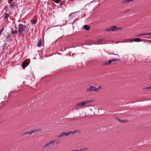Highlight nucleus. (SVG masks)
Returning a JSON list of instances; mask_svg holds the SVG:
<instances>
[{"mask_svg": "<svg viewBox=\"0 0 151 151\" xmlns=\"http://www.w3.org/2000/svg\"><path fill=\"white\" fill-rule=\"evenodd\" d=\"M77 132H78L77 130H75L74 131H68L67 132H63L58 135L57 137L58 138H60L63 137L64 136H68L70 134H74Z\"/></svg>", "mask_w": 151, "mask_h": 151, "instance_id": "nucleus-1", "label": "nucleus"}, {"mask_svg": "<svg viewBox=\"0 0 151 151\" xmlns=\"http://www.w3.org/2000/svg\"><path fill=\"white\" fill-rule=\"evenodd\" d=\"M102 87L100 86H99L98 88H96L92 85H91L88 88H87L86 91H95L97 92L101 89H102Z\"/></svg>", "mask_w": 151, "mask_h": 151, "instance_id": "nucleus-2", "label": "nucleus"}, {"mask_svg": "<svg viewBox=\"0 0 151 151\" xmlns=\"http://www.w3.org/2000/svg\"><path fill=\"white\" fill-rule=\"evenodd\" d=\"M41 129H32L29 132L26 131L22 133V134L21 135V136H22L28 134L29 135H31L33 133L36 132H37L40 131H41Z\"/></svg>", "mask_w": 151, "mask_h": 151, "instance_id": "nucleus-3", "label": "nucleus"}, {"mask_svg": "<svg viewBox=\"0 0 151 151\" xmlns=\"http://www.w3.org/2000/svg\"><path fill=\"white\" fill-rule=\"evenodd\" d=\"M18 31L19 34L21 35L26 28V26L22 24H19L18 26Z\"/></svg>", "mask_w": 151, "mask_h": 151, "instance_id": "nucleus-4", "label": "nucleus"}, {"mask_svg": "<svg viewBox=\"0 0 151 151\" xmlns=\"http://www.w3.org/2000/svg\"><path fill=\"white\" fill-rule=\"evenodd\" d=\"M52 143L51 141H49L46 143L42 147L44 149H50L53 147Z\"/></svg>", "mask_w": 151, "mask_h": 151, "instance_id": "nucleus-5", "label": "nucleus"}, {"mask_svg": "<svg viewBox=\"0 0 151 151\" xmlns=\"http://www.w3.org/2000/svg\"><path fill=\"white\" fill-rule=\"evenodd\" d=\"M85 105L84 101H82L77 103L76 105V107L78 106L79 108L84 106Z\"/></svg>", "mask_w": 151, "mask_h": 151, "instance_id": "nucleus-6", "label": "nucleus"}, {"mask_svg": "<svg viewBox=\"0 0 151 151\" xmlns=\"http://www.w3.org/2000/svg\"><path fill=\"white\" fill-rule=\"evenodd\" d=\"M6 42H10L12 41V39L11 37V36L9 35V34L6 36Z\"/></svg>", "mask_w": 151, "mask_h": 151, "instance_id": "nucleus-7", "label": "nucleus"}, {"mask_svg": "<svg viewBox=\"0 0 151 151\" xmlns=\"http://www.w3.org/2000/svg\"><path fill=\"white\" fill-rule=\"evenodd\" d=\"M29 63L27 62L24 61L22 63V67L23 68H24L29 65Z\"/></svg>", "mask_w": 151, "mask_h": 151, "instance_id": "nucleus-8", "label": "nucleus"}, {"mask_svg": "<svg viewBox=\"0 0 151 151\" xmlns=\"http://www.w3.org/2000/svg\"><path fill=\"white\" fill-rule=\"evenodd\" d=\"M51 141H52V142L53 146H54L55 143V144L56 145H58L60 142L59 140L58 139H53Z\"/></svg>", "mask_w": 151, "mask_h": 151, "instance_id": "nucleus-9", "label": "nucleus"}, {"mask_svg": "<svg viewBox=\"0 0 151 151\" xmlns=\"http://www.w3.org/2000/svg\"><path fill=\"white\" fill-rule=\"evenodd\" d=\"M17 5L16 2L15 1L12 2L10 5V6L12 8L16 7Z\"/></svg>", "mask_w": 151, "mask_h": 151, "instance_id": "nucleus-10", "label": "nucleus"}, {"mask_svg": "<svg viewBox=\"0 0 151 151\" xmlns=\"http://www.w3.org/2000/svg\"><path fill=\"white\" fill-rule=\"evenodd\" d=\"M18 31L17 30H14L13 28L11 27V32L12 34H17V33Z\"/></svg>", "mask_w": 151, "mask_h": 151, "instance_id": "nucleus-11", "label": "nucleus"}, {"mask_svg": "<svg viewBox=\"0 0 151 151\" xmlns=\"http://www.w3.org/2000/svg\"><path fill=\"white\" fill-rule=\"evenodd\" d=\"M132 42L134 41L135 42H141L142 40L139 38H132Z\"/></svg>", "mask_w": 151, "mask_h": 151, "instance_id": "nucleus-12", "label": "nucleus"}, {"mask_svg": "<svg viewBox=\"0 0 151 151\" xmlns=\"http://www.w3.org/2000/svg\"><path fill=\"white\" fill-rule=\"evenodd\" d=\"M42 41L41 39H39L38 42L37 44V46L38 47H40L42 45Z\"/></svg>", "mask_w": 151, "mask_h": 151, "instance_id": "nucleus-13", "label": "nucleus"}, {"mask_svg": "<svg viewBox=\"0 0 151 151\" xmlns=\"http://www.w3.org/2000/svg\"><path fill=\"white\" fill-rule=\"evenodd\" d=\"M111 60H109L108 62H106L103 63V65H109L111 64Z\"/></svg>", "mask_w": 151, "mask_h": 151, "instance_id": "nucleus-14", "label": "nucleus"}, {"mask_svg": "<svg viewBox=\"0 0 151 151\" xmlns=\"http://www.w3.org/2000/svg\"><path fill=\"white\" fill-rule=\"evenodd\" d=\"M83 28L86 29L87 31H88L90 29V26H88L87 25H85L83 26Z\"/></svg>", "mask_w": 151, "mask_h": 151, "instance_id": "nucleus-15", "label": "nucleus"}, {"mask_svg": "<svg viewBox=\"0 0 151 151\" xmlns=\"http://www.w3.org/2000/svg\"><path fill=\"white\" fill-rule=\"evenodd\" d=\"M111 31H116V26L111 27H110Z\"/></svg>", "mask_w": 151, "mask_h": 151, "instance_id": "nucleus-16", "label": "nucleus"}, {"mask_svg": "<svg viewBox=\"0 0 151 151\" xmlns=\"http://www.w3.org/2000/svg\"><path fill=\"white\" fill-rule=\"evenodd\" d=\"M134 1V0H124L123 1V3H127Z\"/></svg>", "mask_w": 151, "mask_h": 151, "instance_id": "nucleus-17", "label": "nucleus"}, {"mask_svg": "<svg viewBox=\"0 0 151 151\" xmlns=\"http://www.w3.org/2000/svg\"><path fill=\"white\" fill-rule=\"evenodd\" d=\"M143 90H150L151 89V85L148 86V87H146L144 88H143Z\"/></svg>", "mask_w": 151, "mask_h": 151, "instance_id": "nucleus-18", "label": "nucleus"}, {"mask_svg": "<svg viewBox=\"0 0 151 151\" xmlns=\"http://www.w3.org/2000/svg\"><path fill=\"white\" fill-rule=\"evenodd\" d=\"M117 119L121 123H125L127 122V121L126 120H122L120 119H119L118 118Z\"/></svg>", "mask_w": 151, "mask_h": 151, "instance_id": "nucleus-19", "label": "nucleus"}, {"mask_svg": "<svg viewBox=\"0 0 151 151\" xmlns=\"http://www.w3.org/2000/svg\"><path fill=\"white\" fill-rule=\"evenodd\" d=\"M146 35V33H142V34H139L138 35H135V37H140V36H142L143 35Z\"/></svg>", "mask_w": 151, "mask_h": 151, "instance_id": "nucleus-20", "label": "nucleus"}, {"mask_svg": "<svg viewBox=\"0 0 151 151\" xmlns=\"http://www.w3.org/2000/svg\"><path fill=\"white\" fill-rule=\"evenodd\" d=\"M130 9H127L122 11V12L124 13H127L128 12L130 11Z\"/></svg>", "mask_w": 151, "mask_h": 151, "instance_id": "nucleus-21", "label": "nucleus"}, {"mask_svg": "<svg viewBox=\"0 0 151 151\" xmlns=\"http://www.w3.org/2000/svg\"><path fill=\"white\" fill-rule=\"evenodd\" d=\"M111 60V63L113 62H117V61L119 60V59H117V58L112 59Z\"/></svg>", "mask_w": 151, "mask_h": 151, "instance_id": "nucleus-22", "label": "nucleus"}, {"mask_svg": "<svg viewBox=\"0 0 151 151\" xmlns=\"http://www.w3.org/2000/svg\"><path fill=\"white\" fill-rule=\"evenodd\" d=\"M132 42V39H127L125 41H124V42Z\"/></svg>", "mask_w": 151, "mask_h": 151, "instance_id": "nucleus-23", "label": "nucleus"}, {"mask_svg": "<svg viewBox=\"0 0 151 151\" xmlns=\"http://www.w3.org/2000/svg\"><path fill=\"white\" fill-rule=\"evenodd\" d=\"M7 47V43H5L4 44V45L2 47V50H4Z\"/></svg>", "mask_w": 151, "mask_h": 151, "instance_id": "nucleus-24", "label": "nucleus"}, {"mask_svg": "<svg viewBox=\"0 0 151 151\" xmlns=\"http://www.w3.org/2000/svg\"><path fill=\"white\" fill-rule=\"evenodd\" d=\"M9 16V14L8 13H6L5 14V16L4 17V19L8 18Z\"/></svg>", "mask_w": 151, "mask_h": 151, "instance_id": "nucleus-25", "label": "nucleus"}, {"mask_svg": "<svg viewBox=\"0 0 151 151\" xmlns=\"http://www.w3.org/2000/svg\"><path fill=\"white\" fill-rule=\"evenodd\" d=\"M93 101H84V103L85 105L86 104H88V103H90L92 102Z\"/></svg>", "mask_w": 151, "mask_h": 151, "instance_id": "nucleus-26", "label": "nucleus"}, {"mask_svg": "<svg viewBox=\"0 0 151 151\" xmlns=\"http://www.w3.org/2000/svg\"><path fill=\"white\" fill-rule=\"evenodd\" d=\"M88 148H82L79 150V151H82L83 150H87Z\"/></svg>", "mask_w": 151, "mask_h": 151, "instance_id": "nucleus-27", "label": "nucleus"}, {"mask_svg": "<svg viewBox=\"0 0 151 151\" xmlns=\"http://www.w3.org/2000/svg\"><path fill=\"white\" fill-rule=\"evenodd\" d=\"M55 3L58 4L60 1L61 0H52Z\"/></svg>", "mask_w": 151, "mask_h": 151, "instance_id": "nucleus-28", "label": "nucleus"}, {"mask_svg": "<svg viewBox=\"0 0 151 151\" xmlns=\"http://www.w3.org/2000/svg\"><path fill=\"white\" fill-rule=\"evenodd\" d=\"M31 22L33 24H35L36 23V22L35 21V20L33 19H32L31 21Z\"/></svg>", "mask_w": 151, "mask_h": 151, "instance_id": "nucleus-29", "label": "nucleus"}, {"mask_svg": "<svg viewBox=\"0 0 151 151\" xmlns=\"http://www.w3.org/2000/svg\"><path fill=\"white\" fill-rule=\"evenodd\" d=\"M123 29V28H122L121 27H116V31L118 30H122Z\"/></svg>", "mask_w": 151, "mask_h": 151, "instance_id": "nucleus-30", "label": "nucleus"}, {"mask_svg": "<svg viewBox=\"0 0 151 151\" xmlns=\"http://www.w3.org/2000/svg\"><path fill=\"white\" fill-rule=\"evenodd\" d=\"M146 35H148L150 36H151V32H149V33H146Z\"/></svg>", "mask_w": 151, "mask_h": 151, "instance_id": "nucleus-31", "label": "nucleus"}, {"mask_svg": "<svg viewBox=\"0 0 151 151\" xmlns=\"http://www.w3.org/2000/svg\"><path fill=\"white\" fill-rule=\"evenodd\" d=\"M64 3V1H61L60 4V5L61 6Z\"/></svg>", "mask_w": 151, "mask_h": 151, "instance_id": "nucleus-32", "label": "nucleus"}, {"mask_svg": "<svg viewBox=\"0 0 151 151\" xmlns=\"http://www.w3.org/2000/svg\"><path fill=\"white\" fill-rule=\"evenodd\" d=\"M110 55H117L118 56H119V55L118 54H115L114 53H109Z\"/></svg>", "mask_w": 151, "mask_h": 151, "instance_id": "nucleus-33", "label": "nucleus"}, {"mask_svg": "<svg viewBox=\"0 0 151 151\" xmlns=\"http://www.w3.org/2000/svg\"><path fill=\"white\" fill-rule=\"evenodd\" d=\"M70 151H79V150L76 149H73L72 150Z\"/></svg>", "mask_w": 151, "mask_h": 151, "instance_id": "nucleus-34", "label": "nucleus"}, {"mask_svg": "<svg viewBox=\"0 0 151 151\" xmlns=\"http://www.w3.org/2000/svg\"><path fill=\"white\" fill-rule=\"evenodd\" d=\"M4 27H3L2 29H0V32L1 33V32H3L4 30Z\"/></svg>", "mask_w": 151, "mask_h": 151, "instance_id": "nucleus-35", "label": "nucleus"}, {"mask_svg": "<svg viewBox=\"0 0 151 151\" xmlns=\"http://www.w3.org/2000/svg\"><path fill=\"white\" fill-rule=\"evenodd\" d=\"M111 30L110 28L109 29H107L105 31H110Z\"/></svg>", "mask_w": 151, "mask_h": 151, "instance_id": "nucleus-36", "label": "nucleus"}, {"mask_svg": "<svg viewBox=\"0 0 151 151\" xmlns=\"http://www.w3.org/2000/svg\"><path fill=\"white\" fill-rule=\"evenodd\" d=\"M15 92H12L11 93V95H13V96L14 95V93H15Z\"/></svg>", "mask_w": 151, "mask_h": 151, "instance_id": "nucleus-37", "label": "nucleus"}, {"mask_svg": "<svg viewBox=\"0 0 151 151\" xmlns=\"http://www.w3.org/2000/svg\"><path fill=\"white\" fill-rule=\"evenodd\" d=\"M147 41H148L150 43H151V40H147Z\"/></svg>", "mask_w": 151, "mask_h": 151, "instance_id": "nucleus-38", "label": "nucleus"}, {"mask_svg": "<svg viewBox=\"0 0 151 151\" xmlns=\"http://www.w3.org/2000/svg\"><path fill=\"white\" fill-rule=\"evenodd\" d=\"M72 13H71V14H70V15H69V17H70L71 16V14H72Z\"/></svg>", "mask_w": 151, "mask_h": 151, "instance_id": "nucleus-39", "label": "nucleus"}, {"mask_svg": "<svg viewBox=\"0 0 151 151\" xmlns=\"http://www.w3.org/2000/svg\"><path fill=\"white\" fill-rule=\"evenodd\" d=\"M11 3V1H8V3H9V4H10V3Z\"/></svg>", "mask_w": 151, "mask_h": 151, "instance_id": "nucleus-40", "label": "nucleus"}, {"mask_svg": "<svg viewBox=\"0 0 151 151\" xmlns=\"http://www.w3.org/2000/svg\"><path fill=\"white\" fill-rule=\"evenodd\" d=\"M76 55V54H74V53H73V54H72V55Z\"/></svg>", "mask_w": 151, "mask_h": 151, "instance_id": "nucleus-41", "label": "nucleus"}, {"mask_svg": "<svg viewBox=\"0 0 151 151\" xmlns=\"http://www.w3.org/2000/svg\"><path fill=\"white\" fill-rule=\"evenodd\" d=\"M100 40V41H101L102 40Z\"/></svg>", "mask_w": 151, "mask_h": 151, "instance_id": "nucleus-42", "label": "nucleus"}, {"mask_svg": "<svg viewBox=\"0 0 151 151\" xmlns=\"http://www.w3.org/2000/svg\"><path fill=\"white\" fill-rule=\"evenodd\" d=\"M2 0H0V2H1Z\"/></svg>", "mask_w": 151, "mask_h": 151, "instance_id": "nucleus-43", "label": "nucleus"}, {"mask_svg": "<svg viewBox=\"0 0 151 151\" xmlns=\"http://www.w3.org/2000/svg\"><path fill=\"white\" fill-rule=\"evenodd\" d=\"M150 80H151V78H150Z\"/></svg>", "mask_w": 151, "mask_h": 151, "instance_id": "nucleus-44", "label": "nucleus"}, {"mask_svg": "<svg viewBox=\"0 0 151 151\" xmlns=\"http://www.w3.org/2000/svg\"><path fill=\"white\" fill-rule=\"evenodd\" d=\"M91 1V2H92L93 1Z\"/></svg>", "mask_w": 151, "mask_h": 151, "instance_id": "nucleus-45", "label": "nucleus"}, {"mask_svg": "<svg viewBox=\"0 0 151 151\" xmlns=\"http://www.w3.org/2000/svg\"><path fill=\"white\" fill-rule=\"evenodd\" d=\"M6 8V6H5V8Z\"/></svg>", "mask_w": 151, "mask_h": 151, "instance_id": "nucleus-46", "label": "nucleus"}, {"mask_svg": "<svg viewBox=\"0 0 151 151\" xmlns=\"http://www.w3.org/2000/svg\"><path fill=\"white\" fill-rule=\"evenodd\" d=\"M6 8V6H5V8Z\"/></svg>", "mask_w": 151, "mask_h": 151, "instance_id": "nucleus-47", "label": "nucleus"}]
</instances>
